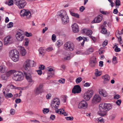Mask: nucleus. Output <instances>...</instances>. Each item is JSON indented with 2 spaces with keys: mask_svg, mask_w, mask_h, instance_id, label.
<instances>
[{
  "mask_svg": "<svg viewBox=\"0 0 123 123\" xmlns=\"http://www.w3.org/2000/svg\"><path fill=\"white\" fill-rule=\"evenodd\" d=\"M96 63V58L95 57H93L91 59L90 62V66L92 67L95 66Z\"/></svg>",
  "mask_w": 123,
  "mask_h": 123,
  "instance_id": "nucleus-16",
  "label": "nucleus"
},
{
  "mask_svg": "<svg viewBox=\"0 0 123 123\" xmlns=\"http://www.w3.org/2000/svg\"><path fill=\"white\" fill-rule=\"evenodd\" d=\"M82 78L81 77H79L76 80V82L77 84L80 83L82 80Z\"/></svg>",
  "mask_w": 123,
  "mask_h": 123,
  "instance_id": "nucleus-31",
  "label": "nucleus"
},
{
  "mask_svg": "<svg viewBox=\"0 0 123 123\" xmlns=\"http://www.w3.org/2000/svg\"><path fill=\"white\" fill-rule=\"evenodd\" d=\"M83 33H85L86 35H91L92 33V31L91 30H88L86 29H84L82 31Z\"/></svg>",
  "mask_w": 123,
  "mask_h": 123,
  "instance_id": "nucleus-22",
  "label": "nucleus"
},
{
  "mask_svg": "<svg viewBox=\"0 0 123 123\" xmlns=\"http://www.w3.org/2000/svg\"><path fill=\"white\" fill-rule=\"evenodd\" d=\"M108 41L107 40H105L102 43V46L103 47H104L106 46L108 43Z\"/></svg>",
  "mask_w": 123,
  "mask_h": 123,
  "instance_id": "nucleus-40",
  "label": "nucleus"
},
{
  "mask_svg": "<svg viewBox=\"0 0 123 123\" xmlns=\"http://www.w3.org/2000/svg\"><path fill=\"white\" fill-rule=\"evenodd\" d=\"M112 108V105L110 104L102 103L99 105V111L98 112V114L101 116L96 120L98 121L104 123V122L102 117L106 116L107 114V111H109Z\"/></svg>",
  "mask_w": 123,
  "mask_h": 123,
  "instance_id": "nucleus-1",
  "label": "nucleus"
},
{
  "mask_svg": "<svg viewBox=\"0 0 123 123\" xmlns=\"http://www.w3.org/2000/svg\"><path fill=\"white\" fill-rule=\"evenodd\" d=\"M120 0H116L115 2V4L116 6H119L120 5Z\"/></svg>",
  "mask_w": 123,
  "mask_h": 123,
  "instance_id": "nucleus-33",
  "label": "nucleus"
},
{
  "mask_svg": "<svg viewBox=\"0 0 123 123\" xmlns=\"http://www.w3.org/2000/svg\"><path fill=\"white\" fill-rule=\"evenodd\" d=\"M39 51L40 54L42 55H43L45 53V51L42 48H40Z\"/></svg>",
  "mask_w": 123,
  "mask_h": 123,
  "instance_id": "nucleus-26",
  "label": "nucleus"
},
{
  "mask_svg": "<svg viewBox=\"0 0 123 123\" xmlns=\"http://www.w3.org/2000/svg\"><path fill=\"white\" fill-rule=\"evenodd\" d=\"M70 59V57L69 56H67L64 58V61L69 60Z\"/></svg>",
  "mask_w": 123,
  "mask_h": 123,
  "instance_id": "nucleus-49",
  "label": "nucleus"
},
{
  "mask_svg": "<svg viewBox=\"0 0 123 123\" xmlns=\"http://www.w3.org/2000/svg\"><path fill=\"white\" fill-rule=\"evenodd\" d=\"M65 47L67 49H69L70 51L73 50L74 48V45L73 43L70 42H68L65 43L64 45Z\"/></svg>",
  "mask_w": 123,
  "mask_h": 123,
  "instance_id": "nucleus-8",
  "label": "nucleus"
},
{
  "mask_svg": "<svg viewBox=\"0 0 123 123\" xmlns=\"http://www.w3.org/2000/svg\"><path fill=\"white\" fill-rule=\"evenodd\" d=\"M116 115L115 114H113L111 115L110 117V119L111 120H113L115 118Z\"/></svg>",
  "mask_w": 123,
  "mask_h": 123,
  "instance_id": "nucleus-30",
  "label": "nucleus"
},
{
  "mask_svg": "<svg viewBox=\"0 0 123 123\" xmlns=\"http://www.w3.org/2000/svg\"><path fill=\"white\" fill-rule=\"evenodd\" d=\"M10 113L12 115H13L15 113V111L13 109H12L10 111Z\"/></svg>",
  "mask_w": 123,
  "mask_h": 123,
  "instance_id": "nucleus-51",
  "label": "nucleus"
},
{
  "mask_svg": "<svg viewBox=\"0 0 123 123\" xmlns=\"http://www.w3.org/2000/svg\"><path fill=\"white\" fill-rule=\"evenodd\" d=\"M38 74L39 75H41L42 73V71L40 69L37 70V71Z\"/></svg>",
  "mask_w": 123,
  "mask_h": 123,
  "instance_id": "nucleus-57",
  "label": "nucleus"
},
{
  "mask_svg": "<svg viewBox=\"0 0 123 123\" xmlns=\"http://www.w3.org/2000/svg\"><path fill=\"white\" fill-rule=\"evenodd\" d=\"M24 76L30 84H33L34 83V80L32 79L31 74L28 72H24Z\"/></svg>",
  "mask_w": 123,
  "mask_h": 123,
  "instance_id": "nucleus-7",
  "label": "nucleus"
},
{
  "mask_svg": "<svg viewBox=\"0 0 123 123\" xmlns=\"http://www.w3.org/2000/svg\"><path fill=\"white\" fill-rule=\"evenodd\" d=\"M93 94V91L92 90H89L84 94L83 98L86 100L88 101Z\"/></svg>",
  "mask_w": 123,
  "mask_h": 123,
  "instance_id": "nucleus-5",
  "label": "nucleus"
},
{
  "mask_svg": "<svg viewBox=\"0 0 123 123\" xmlns=\"http://www.w3.org/2000/svg\"><path fill=\"white\" fill-rule=\"evenodd\" d=\"M72 30L74 32H77L79 31V27L77 24L75 23L72 25Z\"/></svg>",
  "mask_w": 123,
  "mask_h": 123,
  "instance_id": "nucleus-18",
  "label": "nucleus"
},
{
  "mask_svg": "<svg viewBox=\"0 0 123 123\" xmlns=\"http://www.w3.org/2000/svg\"><path fill=\"white\" fill-rule=\"evenodd\" d=\"M20 51L21 54L22 56L25 55L26 54V52L25 50L23 47H21V48Z\"/></svg>",
  "mask_w": 123,
  "mask_h": 123,
  "instance_id": "nucleus-23",
  "label": "nucleus"
},
{
  "mask_svg": "<svg viewBox=\"0 0 123 123\" xmlns=\"http://www.w3.org/2000/svg\"><path fill=\"white\" fill-rule=\"evenodd\" d=\"M99 92L100 95L104 97H106L107 95V94L105 90L100 89L99 90Z\"/></svg>",
  "mask_w": 123,
  "mask_h": 123,
  "instance_id": "nucleus-20",
  "label": "nucleus"
},
{
  "mask_svg": "<svg viewBox=\"0 0 123 123\" xmlns=\"http://www.w3.org/2000/svg\"><path fill=\"white\" fill-rule=\"evenodd\" d=\"M65 118L68 120H73L74 118L73 117H65Z\"/></svg>",
  "mask_w": 123,
  "mask_h": 123,
  "instance_id": "nucleus-39",
  "label": "nucleus"
},
{
  "mask_svg": "<svg viewBox=\"0 0 123 123\" xmlns=\"http://www.w3.org/2000/svg\"><path fill=\"white\" fill-rule=\"evenodd\" d=\"M14 2L19 9L24 8L26 4L25 0H14Z\"/></svg>",
  "mask_w": 123,
  "mask_h": 123,
  "instance_id": "nucleus-4",
  "label": "nucleus"
},
{
  "mask_svg": "<svg viewBox=\"0 0 123 123\" xmlns=\"http://www.w3.org/2000/svg\"><path fill=\"white\" fill-rule=\"evenodd\" d=\"M13 70H12L8 71L6 73V75L7 76H10L11 74H13Z\"/></svg>",
  "mask_w": 123,
  "mask_h": 123,
  "instance_id": "nucleus-28",
  "label": "nucleus"
},
{
  "mask_svg": "<svg viewBox=\"0 0 123 123\" xmlns=\"http://www.w3.org/2000/svg\"><path fill=\"white\" fill-rule=\"evenodd\" d=\"M19 53L18 51L16 49L12 50L9 52V56L12 60L14 62L19 60Z\"/></svg>",
  "mask_w": 123,
  "mask_h": 123,
  "instance_id": "nucleus-3",
  "label": "nucleus"
},
{
  "mask_svg": "<svg viewBox=\"0 0 123 123\" xmlns=\"http://www.w3.org/2000/svg\"><path fill=\"white\" fill-rule=\"evenodd\" d=\"M83 39L82 37H79L76 38V39L79 41H80Z\"/></svg>",
  "mask_w": 123,
  "mask_h": 123,
  "instance_id": "nucleus-64",
  "label": "nucleus"
},
{
  "mask_svg": "<svg viewBox=\"0 0 123 123\" xmlns=\"http://www.w3.org/2000/svg\"><path fill=\"white\" fill-rule=\"evenodd\" d=\"M45 66L43 65H41L40 67H39V68L40 69V70H43L44 69Z\"/></svg>",
  "mask_w": 123,
  "mask_h": 123,
  "instance_id": "nucleus-63",
  "label": "nucleus"
},
{
  "mask_svg": "<svg viewBox=\"0 0 123 123\" xmlns=\"http://www.w3.org/2000/svg\"><path fill=\"white\" fill-rule=\"evenodd\" d=\"M43 86V84L41 83L39 85V86L37 87V88L35 90V93L36 95H38L40 93H41L43 92V90L42 88Z\"/></svg>",
  "mask_w": 123,
  "mask_h": 123,
  "instance_id": "nucleus-10",
  "label": "nucleus"
},
{
  "mask_svg": "<svg viewBox=\"0 0 123 123\" xmlns=\"http://www.w3.org/2000/svg\"><path fill=\"white\" fill-rule=\"evenodd\" d=\"M91 53L90 52L89 50H88L86 51L84 53V54L86 55H87Z\"/></svg>",
  "mask_w": 123,
  "mask_h": 123,
  "instance_id": "nucleus-58",
  "label": "nucleus"
},
{
  "mask_svg": "<svg viewBox=\"0 0 123 123\" xmlns=\"http://www.w3.org/2000/svg\"><path fill=\"white\" fill-rule=\"evenodd\" d=\"M52 48L51 47H49L46 49V50L48 51H50L52 50Z\"/></svg>",
  "mask_w": 123,
  "mask_h": 123,
  "instance_id": "nucleus-62",
  "label": "nucleus"
},
{
  "mask_svg": "<svg viewBox=\"0 0 123 123\" xmlns=\"http://www.w3.org/2000/svg\"><path fill=\"white\" fill-rule=\"evenodd\" d=\"M29 59L26 60L24 62L23 64V67L27 71L30 70V65Z\"/></svg>",
  "mask_w": 123,
  "mask_h": 123,
  "instance_id": "nucleus-12",
  "label": "nucleus"
},
{
  "mask_svg": "<svg viewBox=\"0 0 123 123\" xmlns=\"http://www.w3.org/2000/svg\"><path fill=\"white\" fill-rule=\"evenodd\" d=\"M120 97V95L118 94H117L115 95L114 96V98L116 99H117L119 98Z\"/></svg>",
  "mask_w": 123,
  "mask_h": 123,
  "instance_id": "nucleus-45",
  "label": "nucleus"
},
{
  "mask_svg": "<svg viewBox=\"0 0 123 123\" xmlns=\"http://www.w3.org/2000/svg\"><path fill=\"white\" fill-rule=\"evenodd\" d=\"M118 11L117 9H114L113 11V13L115 14H117L118 13Z\"/></svg>",
  "mask_w": 123,
  "mask_h": 123,
  "instance_id": "nucleus-59",
  "label": "nucleus"
},
{
  "mask_svg": "<svg viewBox=\"0 0 123 123\" xmlns=\"http://www.w3.org/2000/svg\"><path fill=\"white\" fill-rule=\"evenodd\" d=\"M99 66L100 67H102L103 66V62L102 61H100L99 62Z\"/></svg>",
  "mask_w": 123,
  "mask_h": 123,
  "instance_id": "nucleus-55",
  "label": "nucleus"
},
{
  "mask_svg": "<svg viewBox=\"0 0 123 123\" xmlns=\"http://www.w3.org/2000/svg\"><path fill=\"white\" fill-rule=\"evenodd\" d=\"M81 91V88L79 85L75 86L73 89L72 92L74 94L80 93Z\"/></svg>",
  "mask_w": 123,
  "mask_h": 123,
  "instance_id": "nucleus-11",
  "label": "nucleus"
},
{
  "mask_svg": "<svg viewBox=\"0 0 123 123\" xmlns=\"http://www.w3.org/2000/svg\"><path fill=\"white\" fill-rule=\"evenodd\" d=\"M51 94H48L46 96V98L47 99H49L51 97Z\"/></svg>",
  "mask_w": 123,
  "mask_h": 123,
  "instance_id": "nucleus-60",
  "label": "nucleus"
},
{
  "mask_svg": "<svg viewBox=\"0 0 123 123\" xmlns=\"http://www.w3.org/2000/svg\"><path fill=\"white\" fill-rule=\"evenodd\" d=\"M21 74H20L18 76V80H20L22 79V76L21 75Z\"/></svg>",
  "mask_w": 123,
  "mask_h": 123,
  "instance_id": "nucleus-54",
  "label": "nucleus"
},
{
  "mask_svg": "<svg viewBox=\"0 0 123 123\" xmlns=\"http://www.w3.org/2000/svg\"><path fill=\"white\" fill-rule=\"evenodd\" d=\"M11 89H18L19 87L15 86L12 85H9Z\"/></svg>",
  "mask_w": 123,
  "mask_h": 123,
  "instance_id": "nucleus-32",
  "label": "nucleus"
},
{
  "mask_svg": "<svg viewBox=\"0 0 123 123\" xmlns=\"http://www.w3.org/2000/svg\"><path fill=\"white\" fill-rule=\"evenodd\" d=\"M24 36V35L22 34L20 32H18L16 33V37L18 41H21L23 40Z\"/></svg>",
  "mask_w": 123,
  "mask_h": 123,
  "instance_id": "nucleus-13",
  "label": "nucleus"
},
{
  "mask_svg": "<svg viewBox=\"0 0 123 123\" xmlns=\"http://www.w3.org/2000/svg\"><path fill=\"white\" fill-rule=\"evenodd\" d=\"M120 48H118L117 46V47H116L114 49L115 51L116 52H119L120 51Z\"/></svg>",
  "mask_w": 123,
  "mask_h": 123,
  "instance_id": "nucleus-46",
  "label": "nucleus"
},
{
  "mask_svg": "<svg viewBox=\"0 0 123 123\" xmlns=\"http://www.w3.org/2000/svg\"><path fill=\"white\" fill-rule=\"evenodd\" d=\"M1 78L3 80H6V75L3 74L2 75Z\"/></svg>",
  "mask_w": 123,
  "mask_h": 123,
  "instance_id": "nucleus-53",
  "label": "nucleus"
},
{
  "mask_svg": "<svg viewBox=\"0 0 123 123\" xmlns=\"http://www.w3.org/2000/svg\"><path fill=\"white\" fill-rule=\"evenodd\" d=\"M101 99V97L98 95L95 94L92 100L93 104H95L100 102Z\"/></svg>",
  "mask_w": 123,
  "mask_h": 123,
  "instance_id": "nucleus-9",
  "label": "nucleus"
},
{
  "mask_svg": "<svg viewBox=\"0 0 123 123\" xmlns=\"http://www.w3.org/2000/svg\"><path fill=\"white\" fill-rule=\"evenodd\" d=\"M49 111V109L47 108L44 109V110L43 111V112L45 114L47 113Z\"/></svg>",
  "mask_w": 123,
  "mask_h": 123,
  "instance_id": "nucleus-42",
  "label": "nucleus"
},
{
  "mask_svg": "<svg viewBox=\"0 0 123 123\" xmlns=\"http://www.w3.org/2000/svg\"><path fill=\"white\" fill-rule=\"evenodd\" d=\"M25 35L27 37L31 36L32 34L31 33H28L27 32H26L25 34Z\"/></svg>",
  "mask_w": 123,
  "mask_h": 123,
  "instance_id": "nucleus-50",
  "label": "nucleus"
},
{
  "mask_svg": "<svg viewBox=\"0 0 123 123\" xmlns=\"http://www.w3.org/2000/svg\"><path fill=\"white\" fill-rule=\"evenodd\" d=\"M12 40V38L10 36H7L4 39V43L5 45L6 44H9L11 43V40Z\"/></svg>",
  "mask_w": 123,
  "mask_h": 123,
  "instance_id": "nucleus-17",
  "label": "nucleus"
},
{
  "mask_svg": "<svg viewBox=\"0 0 123 123\" xmlns=\"http://www.w3.org/2000/svg\"><path fill=\"white\" fill-rule=\"evenodd\" d=\"M56 37L55 34H53L52 35V39L53 41V42H54L55 41V40Z\"/></svg>",
  "mask_w": 123,
  "mask_h": 123,
  "instance_id": "nucleus-47",
  "label": "nucleus"
},
{
  "mask_svg": "<svg viewBox=\"0 0 123 123\" xmlns=\"http://www.w3.org/2000/svg\"><path fill=\"white\" fill-rule=\"evenodd\" d=\"M121 103V99H119L117 100L116 103L118 105H120Z\"/></svg>",
  "mask_w": 123,
  "mask_h": 123,
  "instance_id": "nucleus-41",
  "label": "nucleus"
},
{
  "mask_svg": "<svg viewBox=\"0 0 123 123\" xmlns=\"http://www.w3.org/2000/svg\"><path fill=\"white\" fill-rule=\"evenodd\" d=\"M102 29L101 33L104 34H105L107 32V30L106 28H105L104 25H102L101 27Z\"/></svg>",
  "mask_w": 123,
  "mask_h": 123,
  "instance_id": "nucleus-24",
  "label": "nucleus"
},
{
  "mask_svg": "<svg viewBox=\"0 0 123 123\" xmlns=\"http://www.w3.org/2000/svg\"><path fill=\"white\" fill-rule=\"evenodd\" d=\"M6 69L5 66H0V72L4 73L6 72Z\"/></svg>",
  "mask_w": 123,
  "mask_h": 123,
  "instance_id": "nucleus-25",
  "label": "nucleus"
},
{
  "mask_svg": "<svg viewBox=\"0 0 123 123\" xmlns=\"http://www.w3.org/2000/svg\"><path fill=\"white\" fill-rule=\"evenodd\" d=\"M21 100L20 98H18L16 99L15 100V102L16 103H18L20 102Z\"/></svg>",
  "mask_w": 123,
  "mask_h": 123,
  "instance_id": "nucleus-56",
  "label": "nucleus"
},
{
  "mask_svg": "<svg viewBox=\"0 0 123 123\" xmlns=\"http://www.w3.org/2000/svg\"><path fill=\"white\" fill-rule=\"evenodd\" d=\"M52 102H53L58 103V104H60L59 100V99L58 98L54 99L53 101H52Z\"/></svg>",
  "mask_w": 123,
  "mask_h": 123,
  "instance_id": "nucleus-34",
  "label": "nucleus"
},
{
  "mask_svg": "<svg viewBox=\"0 0 123 123\" xmlns=\"http://www.w3.org/2000/svg\"><path fill=\"white\" fill-rule=\"evenodd\" d=\"M20 15L22 17H24L26 16L27 18H29L31 17V13L29 11H27L23 9L21 11L20 13Z\"/></svg>",
  "mask_w": 123,
  "mask_h": 123,
  "instance_id": "nucleus-6",
  "label": "nucleus"
},
{
  "mask_svg": "<svg viewBox=\"0 0 123 123\" xmlns=\"http://www.w3.org/2000/svg\"><path fill=\"white\" fill-rule=\"evenodd\" d=\"M29 61H30V67L31 66L33 67L36 65V63L34 61H31L30 60Z\"/></svg>",
  "mask_w": 123,
  "mask_h": 123,
  "instance_id": "nucleus-29",
  "label": "nucleus"
},
{
  "mask_svg": "<svg viewBox=\"0 0 123 123\" xmlns=\"http://www.w3.org/2000/svg\"><path fill=\"white\" fill-rule=\"evenodd\" d=\"M103 18V15L102 14L99 15L96 17L92 21V23H99L102 20Z\"/></svg>",
  "mask_w": 123,
  "mask_h": 123,
  "instance_id": "nucleus-15",
  "label": "nucleus"
},
{
  "mask_svg": "<svg viewBox=\"0 0 123 123\" xmlns=\"http://www.w3.org/2000/svg\"><path fill=\"white\" fill-rule=\"evenodd\" d=\"M59 82L61 83H63L65 81L64 79H61L59 80L58 81Z\"/></svg>",
  "mask_w": 123,
  "mask_h": 123,
  "instance_id": "nucleus-48",
  "label": "nucleus"
},
{
  "mask_svg": "<svg viewBox=\"0 0 123 123\" xmlns=\"http://www.w3.org/2000/svg\"><path fill=\"white\" fill-rule=\"evenodd\" d=\"M13 74L14 75V76H18L19 74H21V73L20 72H19L16 71H15L13 70Z\"/></svg>",
  "mask_w": 123,
  "mask_h": 123,
  "instance_id": "nucleus-27",
  "label": "nucleus"
},
{
  "mask_svg": "<svg viewBox=\"0 0 123 123\" xmlns=\"http://www.w3.org/2000/svg\"><path fill=\"white\" fill-rule=\"evenodd\" d=\"M102 78L104 80L103 82L104 84L107 83L110 79V77L107 74L102 76Z\"/></svg>",
  "mask_w": 123,
  "mask_h": 123,
  "instance_id": "nucleus-19",
  "label": "nucleus"
},
{
  "mask_svg": "<svg viewBox=\"0 0 123 123\" xmlns=\"http://www.w3.org/2000/svg\"><path fill=\"white\" fill-rule=\"evenodd\" d=\"M57 15L61 18L63 24H66L69 22V18L65 11L64 10L60 11L58 12Z\"/></svg>",
  "mask_w": 123,
  "mask_h": 123,
  "instance_id": "nucleus-2",
  "label": "nucleus"
},
{
  "mask_svg": "<svg viewBox=\"0 0 123 123\" xmlns=\"http://www.w3.org/2000/svg\"><path fill=\"white\" fill-rule=\"evenodd\" d=\"M87 105L86 101L83 100L80 102L78 105V107L80 108L85 109L86 108Z\"/></svg>",
  "mask_w": 123,
  "mask_h": 123,
  "instance_id": "nucleus-14",
  "label": "nucleus"
},
{
  "mask_svg": "<svg viewBox=\"0 0 123 123\" xmlns=\"http://www.w3.org/2000/svg\"><path fill=\"white\" fill-rule=\"evenodd\" d=\"M60 104H58V103L52 102L51 106V107L53 109H56L58 108Z\"/></svg>",
  "mask_w": 123,
  "mask_h": 123,
  "instance_id": "nucleus-21",
  "label": "nucleus"
},
{
  "mask_svg": "<svg viewBox=\"0 0 123 123\" xmlns=\"http://www.w3.org/2000/svg\"><path fill=\"white\" fill-rule=\"evenodd\" d=\"M55 115H51L50 117V118L52 120H54L55 118Z\"/></svg>",
  "mask_w": 123,
  "mask_h": 123,
  "instance_id": "nucleus-52",
  "label": "nucleus"
},
{
  "mask_svg": "<svg viewBox=\"0 0 123 123\" xmlns=\"http://www.w3.org/2000/svg\"><path fill=\"white\" fill-rule=\"evenodd\" d=\"M95 74L96 76L98 77L100 76L101 74V73L99 71H96L95 73Z\"/></svg>",
  "mask_w": 123,
  "mask_h": 123,
  "instance_id": "nucleus-37",
  "label": "nucleus"
},
{
  "mask_svg": "<svg viewBox=\"0 0 123 123\" xmlns=\"http://www.w3.org/2000/svg\"><path fill=\"white\" fill-rule=\"evenodd\" d=\"M13 26V24L12 22H10L7 25V27L8 28H10Z\"/></svg>",
  "mask_w": 123,
  "mask_h": 123,
  "instance_id": "nucleus-35",
  "label": "nucleus"
},
{
  "mask_svg": "<svg viewBox=\"0 0 123 123\" xmlns=\"http://www.w3.org/2000/svg\"><path fill=\"white\" fill-rule=\"evenodd\" d=\"M13 4V0H9L8 1V5L9 6H11Z\"/></svg>",
  "mask_w": 123,
  "mask_h": 123,
  "instance_id": "nucleus-43",
  "label": "nucleus"
},
{
  "mask_svg": "<svg viewBox=\"0 0 123 123\" xmlns=\"http://www.w3.org/2000/svg\"><path fill=\"white\" fill-rule=\"evenodd\" d=\"M85 8L84 6H82L80 8V10L81 12H82L85 10Z\"/></svg>",
  "mask_w": 123,
  "mask_h": 123,
  "instance_id": "nucleus-44",
  "label": "nucleus"
},
{
  "mask_svg": "<svg viewBox=\"0 0 123 123\" xmlns=\"http://www.w3.org/2000/svg\"><path fill=\"white\" fill-rule=\"evenodd\" d=\"M116 36L118 39V41L121 44L123 42H121L122 40L121 36H119L118 37L116 35Z\"/></svg>",
  "mask_w": 123,
  "mask_h": 123,
  "instance_id": "nucleus-36",
  "label": "nucleus"
},
{
  "mask_svg": "<svg viewBox=\"0 0 123 123\" xmlns=\"http://www.w3.org/2000/svg\"><path fill=\"white\" fill-rule=\"evenodd\" d=\"M18 76H14L13 78L16 81H18Z\"/></svg>",
  "mask_w": 123,
  "mask_h": 123,
  "instance_id": "nucleus-61",
  "label": "nucleus"
},
{
  "mask_svg": "<svg viewBox=\"0 0 123 123\" xmlns=\"http://www.w3.org/2000/svg\"><path fill=\"white\" fill-rule=\"evenodd\" d=\"M6 96V97L8 98H11L13 96V95L11 93H7Z\"/></svg>",
  "mask_w": 123,
  "mask_h": 123,
  "instance_id": "nucleus-38",
  "label": "nucleus"
}]
</instances>
